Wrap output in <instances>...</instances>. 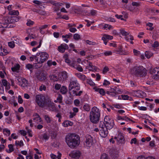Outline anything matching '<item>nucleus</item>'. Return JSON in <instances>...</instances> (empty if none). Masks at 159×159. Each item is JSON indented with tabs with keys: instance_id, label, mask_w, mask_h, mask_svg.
Instances as JSON below:
<instances>
[{
	"instance_id": "nucleus-1",
	"label": "nucleus",
	"mask_w": 159,
	"mask_h": 159,
	"mask_svg": "<svg viewBox=\"0 0 159 159\" xmlns=\"http://www.w3.org/2000/svg\"><path fill=\"white\" fill-rule=\"evenodd\" d=\"M65 140L67 145L71 148H76L80 143V137L75 134H70L66 135Z\"/></svg>"
},
{
	"instance_id": "nucleus-2",
	"label": "nucleus",
	"mask_w": 159,
	"mask_h": 159,
	"mask_svg": "<svg viewBox=\"0 0 159 159\" xmlns=\"http://www.w3.org/2000/svg\"><path fill=\"white\" fill-rule=\"evenodd\" d=\"M131 74L136 76L143 77L147 74V70L142 66H135L130 69Z\"/></svg>"
},
{
	"instance_id": "nucleus-3",
	"label": "nucleus",
	"mask_w": 159,
	"mask_h": 159,
	"mask_svg": "<svg viewBox=\"0 0 159 159\" xmlns=\"http://www.w3.org/2000/svg\"><path fill=\"white\" fill-rule=\"evenodd\" d=\"M99 109L96 107H93L90 113V119L91 121L94 123H97L99 119Z\"/></svg>"
},
{
	"instance_id": "nucleus-4",
	"label": "nucleus",
	"mask_w": 159,
	"mask_h": 159,
	"mask_svg": "<svg viewBox=\"0 0 159 159\" xmlns=\"http://www.w3.org/2000/svg\"><path fill=\"white\" fill-rule=\"evenodd\" d=\"M37 56L39 57L38 63L42 64L46 61L48 59L49 55L46 52H39L37 53Z\"/></svg>"
},
{
	"instance_id": "nucleus-5",
	"label": "nucleus",
	"mask_w": 159,
	"mask_h": 159,
	"mask_svg": "<svg viewBox=\"0 0 159 159\" xmlns=\"http://www.w3.org/2000/svg\"><path fill=\"white\" fill-rule=\"evenodd\" d=\"M36 101L38 105L40 107L44 108V103L47 97L41 95H37L36 96Z\"/></svg>"
},
{
	"instance_id": "nucleus-6",
	"label": "nucleus",
	"mask_w": 159,
	"mask_h": 159,
	"mask_svg": "<svg viewBox=\"0 0 159 159\" xmlns=\"http://www.w3.org/2000/svg\"><path fill=\"white\" fill-rule=\"evenodd\" d=\"M44 107H48L50 111H53L55 108L54 103L52 102L51 99L48 97H47L44 103Z\"/></svg>"
},
{
	"instance_id": "nucleus-7",
	"label": "nucleus",
	"mask_w": 159,
	"mask_h": 159,
	"mask_svg": "<svg viewBox=\"0 0 159 159\" xmlns=\"http://www.w3.org/2000/svg\"><path fill=\"white\" fill-rule=\"evenodd\" d=\"M150 73L152 79L155 80L159 79V67L151 69Z\"/></svg>"
},
{
	"instance_id": "nucleus-8",
	"label": "nucleus",
	"mask_w": 159,
	"mask_h": 159,
	"mask_svg": "<svg viewBox=\"0 0 159 159\" xmlns=\"http://www.w3.org/2000/svg\"><path fill=\"white\" fill-rule=\"evenodd\" d=\"M73 88H76L77 90H79L80 89L79 84L75 81H72L70 83L69 86V91Z\"/></svg>"
},
{
	"instance_id": "nucleus-9",
	"label": "nucleus",
	"mask_w": 159,
	"mask_h": 159,
	"mask_svg": "<svg viewBox=\"0 0 159 159\" xmlns=\"http://www.w3.org/2000/svg\"><path fill=\"white\" fill-rule=\"evenodd\" d=\"M85 144L88 148H90L93 145L92 137L89 134L86 135V136Z\"/></svg>"
},
{
	"instance_id": "nucleus-10",
	"label": "nucleus",
	"mask_w": 159,
	"mask_h": 159,
	"mask_svg": "<svg viewBox=\"0 0 159 159\" xmlns=\"http://www.w3.org/2000/svg\"><path fill=\"white\" fill-rule=\"evenodd\" d=\"M19 18L18 17L14 16H6V20L9 24L14 23L16 22H17L19 21Z\"/></svg>"
},
{
	"instance_id": "nucleus-11",
	"label": "nucleus",
	"mask_w": 159,
	"mask_h": 159,
	"mask_svg": "<svg viewBox=\"0 0 159 159\" xmlns=\"http://www.w3.org/2000/svg\"><path fill=\"white\" fill-rule=\"evenodd\" d=\"M114 139H116L117 143L119 144H124L125 143L124 136L121 133H119L117 136L115 137Z\"/></svg>"
},
{
	"instance_id": "nucleus-12",
	"label": "nucleus",
	"mask_w": 159,
	"mask_h": 159,
	"mask_svg": "<svg viewBox=\"0 0 159 159\" xmlns=\"http://www.w3.org/2000/svg\"><path fill=\"white\" fill-rule=\"evenodd\" d=\"M101 129H100V135L102 137L105 138L108 134L107 129L105 126L102 125L101 127Z\"/></svg>"
},
{
	"instance_id": "nucleus-13",
	"label": "nucleus",
	"mask_w": 159,
	"mask_h": 159,
	"mask_svg": "<svg viewBox=\"0 0 159 159\" xmlns=\"http://www.w3.org/2000/svg\"><path fill=\"white\" fill-rule=\"evenodd\" d=\"M81 155V152L79 151H73L69 154L70 157L75 159L79 158Z\"/></svg>"
},
{
	"instance_id": "nucleus-14",
	"label": "nucleus",
	"mask_w": 159,
	"mask_h": 159,
	"mask_svg": "<svg viewBox=\"0 0 159 159\" xmlns=\"http://www.w3.org/2000/svg\"><path fill=\"white\" fill-rule=\"evenodd\" d=\"M68 48V45L66 44H62L58 47L57 50L60 52L63 53L66 49H67Z\"/></svg>"
},
{
	"instance_id": "nucleus-15",
	"label": "nucleus",
	"mask_w": 159,
	"mask_h": 159,
	"mask_svg": "<svg viewBox=\"0 0 159 159\" xmlns=\"http://www.w3.org/2000/svg\"><path fill=\"white\" fill-rule=\"evenodd\" d=\"M70 66L74 68L78 71L82 72L83 69L82 67L79 65L76 64V62L75 61H73L70 65Z\"/></svg>"
},
{
	"instance_id": "nucleus-16",
	"label": "nucleus",
	"mask_w": 159,
	"mask_h": 159,
	"mask_svg": "<svg viewBox=\"0 0 159 159\" xmlns=\"http://www.w3.org/2000/svg\"><path fill=\"white\" fill-rule=\"evenodd\" d=\"M116 89V87L112 86L110 87L109 91H107L106 93L107 94L111 95L112 96H115V92Z\"/></svg>"
},
{
	"instance_id": "nucleus-17",
	"label": "nucleus",
	"mask_w": 159,
	"mask_h": 159,
	"mask_svg": "<svg viewBox=\"0 0 159 159\" xmlns=\"http://www.w3.org/2000/svg\"><path fill=\"white\" fill-rule=\"evenodd\" d=\"M134 95L137 97L143 98L146 96L145 93L140 90L135 91H134Z\"/></svg>"
},
{
	"instance_id": "nucleus-18",
	"label": "nucleus",
	"mask_w": 159,
	"mask_h": 159,
	"mask_svg": "<svg viewBox=\"0 0 159 159\" xmlns=\"http://www.w3.org/2000/svg\"><path fill=\"white\" fill-rule=\"evenodd\" d=\"M86 69L92 71H97L98 69L96 67L93 66L92 63L89 62V65L86 66Z\"/></svg>"
},
{
	"instance_id": "nucleus-19",
	"label": "nucleus",
	"mask_w": 159,
	"mask_h": 159,
	"mask_svg": "<svg viewBox=\"0 0 159 159\" xmlns=\"http://www.w3.org/2000/svg\"><path fill=\"white\" fill-rule=\"evenodd\" d=\"M115 51L116 52V54L120 55H127L128 54L127 52L122 50L121 46H120V48H118L117 50H115Z\"/></svg>"
},
{
	"instance_id": "nucleus-20",
	"label": "nucleus",
	"mask_w": 159,
	"mask_h": 159,
	"mask_svg": "<svg viewBox=\"0 0 159 159\" xmlns=\"http://www.w3.org/2000/svg\"><path fill=\"white\" fill-rule=\"evenodd\" d=\"M3 19L4 20L3 21V22L2 23V25L3 26V28H12L15 26L10 25L9 27H8L9 23L8 22H7V20H6V17H4Z\"/></svg>"
},
{
	"instance_id": "nucleus-21",
	"label": "nucleus",
	"mask_w": 159,
	"mask_h": 159,
	"mask_svg": "<svg viewBox=\"0 0 159 159\" xmlns=\"http://www.w3.org/2000/svg\"><path fill=\"white\" fill-rule=\"evenodd\" d=\"M114 120H111L109 122H108L107 124H105V125H104L103 126H105L108 129H111L112 128L114 125Z\"/></svg>"
},
{
	"instance_id": "nucleus-22",
	"label": "nucleus",
	"mask_w": 159,
	"mask_h": 159,
	"mask_svg": "<svg viewBox=\"0 0 159 159\" xmlns=\"http://www.w3.org/2000/svg\"><path fill=\"white\" fill-rule=\"evenodd\" d=\"M37 78L40 81L44 80L46 79L45 75L43 73H41L37 75Z\"/></svg>"
},
{
	"instance_id": "nucleus-23",
	"label": "nucleus",
	"mask_w": 159,
	"mask_h": 159,
	"mask_svg": "<svg viewBox=\"0 0 159 159\" xmlns=\"http://www.w3.org/2000/svg\"><path fill=\"white\" fill-rule=\"evenodd\" d=\"M102 29L105 30H110L113 29V27L110 25L105 24L104 25H102Z\"/></svg>"
},
{
	"instance_id": "nucleus-24",
	"label": "nucleus",
	"mask_w": 159,
	"mask_h": 159,
	"mask_svg": "<svg viewBox=\"0 0 159 159\" xmlns=\"http://www.w3.org/2000/svg\"><path fill=\"white\" fill-rule=\"evenodd\" d=\"M34 116L35 117L33 119V120H35V122H37L38 123L42 121L41 118L37 113H35Z\"/></svg>"
},
{
	"instance_id": "nucleus-25",
	"label": "nucleus",
	"mask_w": 159,
	"mask_h": 159,
	"mask_svg": "<svg viewBox=\"0 0 159 159\" xmlns=\"http://www.w3.org/2000/svg\"><path fill=\"white\" fill-rule=\"evenodd\" d=\"M22 84H21V87H25L28 86V81L25 79H23L22 80Z\"/></svg>"
},
{
	"instance_id": "nucleus-26",
	"label": "nucleus",
	"mask_w": 159,
	"mask_h": 159,
	"mask_svg": "<svg viewBox=\"0 0 159 159\" xmlns=\"http://www.w3.org/2000/svg\"><path fill=\"white\" fill-rule=\"evenodd\" d=\"M60 92L62 94H65L67 92V89L66 87L63 86L61 87L60 89Z\"/></svg>"
},
{
	"instance_id": "nucleus-27",
	"label": "nucleus",
	"mask_w": 159,
	"mask_h": 159,
	"mask_svg": "<svg viewBox=\"0 0 159 159\" xmlns=\"http://www.w3.org/2000/svg\"><path fill=\"white\" fill-rule=\"evenodd\" d=\"M73 125V122L69 120H66L63 123V126L64 127H67L69 126H72Z\"/></svg>"
},
{
	"instance_id": "nucleus-28",
	"label": "nucleus",
	"mask_w": 159,
	"mask_h": 159,
	"mask_svg": "<svg viewBox=\"0 0 159 159\" xmlns=\"http://www.w3.org/2000/svg\"><path fill=\"white\" fill-rule=\"evenodd\" d=\"M39 57H37V54L35 55H32V56L30 57V61H34V59H35L36 61L38 63V58Z\"/></svg>"
},
{
	"instance_id": "nucleus-29",
	"label": "nucleus",
	"mask_w": 159,
	"mask_h": 159,
	"mask_svg": "<svg viewBox=\"0 0 159 159\" xmlns=\"http://www.w3.org/2000/svg\"><path fill=\"white\" fill-rule=\"evenodd\" d=\"M20 66L19 64H17L14 67H12L11 69L12 71L13 72L19 70Z\"/></svg>"
},
{
	"instance_id": "nucleus-30",
	"label": "nucleus",
	"mask_w": 159,
	"mask_h": 159,
	"mask_svg": "<svg viewBox=\"0 0 159 159\" xmlns=\"http://www.w3.org/2000/svg\"><path fill=\"white\" fill-rule=\"evenodd\" d=\"M19 14L18 11H9V14L10 15H18Z\"/></svg>"
},
{
	"instance_id": "nucleus-31",
	"label": "nucleus",
	"mask_w": 159,
	"mask_h": 159,
	"mask_svg": "<svg viewBox=\"0 0 159 159\" xmlns=\"http://www.w3.org/2000/svg\"><path fill=\"white\" fill-rule=\"evenodd\" d=\"M44 117L47 123H50L52 121L51 118L48 115H45Z\"/></svg>"
},
{
	"instance_id": "nucleus-32",
	"label": "nucleus",
	"mask_w": 159,
	"mask_h": 159,
	"mask_svg": "<svg viewBox=\"0 0 159 159\" xmlns=\"http://www.w3.org/2000/svg\"><path fill=\"white\" fill-rule=\"evenodd\" d=\"M145 54L146 57L149 59L153 55V54L150 52L146 51L145 52Z\"/></svg>"
},
{
	"instance_id": "nucleus-33",
	"label": "nucleus",
	"mask_w": 159,
	"mask_h": 159,
	"mask_svg": "<svg viewBox=\"0 0 159 159\" xmlns=\"http://www.w3.org/2000/svg\"><path fill=\"white\" fill-rule=\"evenodd\" d=\"M72 91L73 92V94L76 96H80L83 93L82 91H80L78 92H77L75 89H74Z\"/></svg>"
},
{
	"instance_id": "nucleus-34",
	"label": "nucleus",
	"mask_w": 159,
	"mask_h": 159,
	"mask_svg": "<svg viewBox=\"0 0 159 159\" xmlns=\"http://www.w3.org/2000/svg\"><path fill=\"white\" fill-rule=\"evenodd\" d=\"M120 31L121 34L122 35L125 36L128 35L129 33L125 31L123 29H120Z\"/></svg>"
},
{
	"instance_id": "nucleus-35",
	"label": "nucleus",
	"mask_w": 159,
	"mask_h": 159,
	"mask_svg": "<svg viewBox=\"0 0 159 159\" xmlns=\"http://www.w3.org/2000/svg\"><path fill=\"white\" fill-rule=\"evenodd\" d=\"M112 119H110L109 116H106L104 118V121L105 122V125L108 123Z\"/></svg>"
},
{
	"instance_id": "nucleus-36",
	"label": "nucleus",
	"mask_w": 159,
	"mask_h": 159,
	"mask_svg": "<svg viewBox=\"0 0 159 159\" xmlns=\"http://www.w3.org/2000/svg\"><path fill=\"white\" fill-rule=\"evenodd\" d=\"M3 132L4 134L7 135L9 136L10 134V130L7 129H3Z\"/></svg>"
},
{
	"instance_id": "nucleus-37",
	"label": "nucleus",
	"mask_w": 159,
	"mask_h": 159,
	"mask_svg": "<svg viewBox=\"0 0 159 159\" xmlns=\"http://www.w3.org/2000/svg\"><path fill=\"white\" fill-rule=\"evenodd\" d=\"M8 147L9 148V151L7 150V151L8 153H10L14 151V149L13 148V146L12 144H9L8 145Z\"/></svg>"
},
{
	"instance_id": "nucleus-38",
	"label": "nucleus",
	"mask_w": 159,
	"mask_h": 159,
	"mask_svg": "<svg viewBox=\"0 0 159 159\" xmlns=\"http://www.w3.org/2000/svg\"><path fill=\"white\" fill-rule=\"evenodd\" d=\"M76 75L78 77L81 79L83 80H84L85 79V76L84 75H82L80 73H76Z\"/></svg>"
},
{
	"instance_id": "nucleus-39",
	"label": "nucleus",
	"mask_w": 159,
	"mask_h": 159,
	"mask_svg": "<svg viewBox=\"0 0 159 159\" xmlns=\"http://www.w3.org/2000/svg\"><path fill=\"white\" fill-rule=\"evenodd\" d=\"M73 38L76 40H78L80 39V36L78 34H75L74 35Z\"/></svg>"
},
{
	"instance_id": "nucleus-40",
	"label": "nucleus",
	"mask_w": 159,
	"mask_h": 159,
	"mask_svg": "<svg viewBox=\"0 0 159 159\" xmlns=\"http://www.w3.org/2000/svg\"><path fill=\"white\" fill-rule=\"evenodd\" d=\"M2 82L3 85L6 87L7 86V85L8 84L9 85V86L10 85V84H9V83H8L6 80L5 79L2 80Z\"/></svg>"
},
{
	"instance_id": "nucleus-41",
	"label": "nucleus",
	"mask_w": 159,
	"mask_h": 159,
	"mask_svg": "<svg viewBox=\"0 0 159 159\" xmlns=\"http://www.w3.org/2000/svg\"><path fill=\"white\" fill-rule=\"evenodd\" d=\"M37 13L42 15H45L46 14V12L42 10H39L36 11Z\"/></svg>"
},
{
	"instance_id": "nucleus-42",
	"label": "nucleus",
	"mask_w": 159,
	"mask_h": 159,
	"mask_svg": "<svg viewBox=\"0 0 159 159\" xmlns=\"http://www.w3.org/2000/svg\"><path fill=\"white\" fill-rule=\"evenodd\" d=\"M96 13L97 12L96 11L94 10H92L91 11L90 13H88L86 15L89 16H94L96 15Z\"/></svg>"
},
{
	"instance_id": "nucleus-43",
	"label": "nucleus",
	"mask_w": 159,
	"mask_h": 159,
	"mask_svg": "<svg viewBox=\"0 0 159 159\" xmlns=\"http://www.w3.org/2000/svg\"><path fill=\"white\" fill-rule=\"evenodd\" d=\"M152 46L154 48H157L159 46V43L158 41H155Z\"/></svg>"
},
{
	"instance_id": "nucleus-44",
	"label": "nucleus",
	"mask_w": 159,
	"mask_h": 159,
	"mask_svg": "<svg viewBox=\"0 0 159 159\" xmlns=\"http://www.w3.org/2000/svg\"><path fill=\"white\" fill-rule=\"evenodd\" d=\"M153 24L151 23H147L146 25L150 27L149 29H148L149 30H152L154 29V27H152ZM147 30H148L147 29Z\"/></svg>"
},
{
	"instance_id": "nucleus-45",
	"label": "nucleus",
	"mask_w": 159,
	"mask_h": 159,
	"mask_svg": "<svg viewBox=\"0 0 159 159\" xmlns=\"http://www.w3.org/2000/svg\"><path fill=\"white\" fill-rule=\"evenodd\" d=\"M103 54L106 56H111L112 54V52L110 51H106Z\"/></svg>"
},
{
	"instance_id": "nucleus-46",
	"label": "nucleus",
	"mask_w": 159,
	"mask_h": 159,
	"mask_svg": "<svg viewBox=\"0 0 159 159\" xmlns=\"http://www.w3.org/2000/svg\"><path fill=\"white\" fill-rule=\"evenodd\" d=\"M122 91L121 89L119 88H118L117 87H116V90L115 92V95L117 94H121L122 93Z\"/></svg>"
},
{
	"instance_id": "nucleus-47",
	"label": "nucleus",
	"mask_w": 159,
	"mask_h": 159,
	"mask_svg": "<svg viewBox=\"0 0 159 159\" xmlns=\"http://www.w3.org/2000/svg\"><path fill=\"white\" fill-rule=\"evenodd\" d=\"M109 70V69L108 67L107 66H105L103 68L102 70V73L105 74L107 73V71H108Z\"/></svg>"
},
{
	"instance_id": "nucleus-48",
	"label": "nucleus",
	"mask_w": 159,
	"mask_h": 159,
	"mask_svg": "<svg viewBox=\"0 0 159 159\" xmlns=\"http://www.w3.org/2000/svg\"><path fill=\"white\" fill-rule=\"evenodd\" d=\"M115 17H116L117 19H120V20H121L126 21V20L124 19V18L123 17L122 15H118V14H116L115 15Z\"/></svg>"
},
{
	"instance_id": "nucleus-49",
	"label": "nucleus",
	"mask_w": 159,
	"mask_h": 159,
	"mask_svg": "<svg viewBox=\"0 0 159 159\" xmlns=\"http://www.w3.org/2000/svg\"><path fill=\"white\" fill-rule=\"evenodd\" d=\"M109 45L110 47H112L114 48L116 47L117 44L115 42H112L111 43H109Z\"/></svg>"
},
{
	"instance_id": "nucleus-50",
	"label": "nucleus",
	"mask_w": 159,
	"mask_h": 159,
	"mask_svg": "<svg viewBox=\"0 0 159 159\" xmlns=\"http://www.w3.org/2000/svg\"><path fill=\"white\" fill-rule=\"evenodd\" d=\"M110 84V82L106 80H105L103 83V85L104 86H107Z\"/></svg>"
},
{
	"instance_id": "nucleus-51",
	"label": "nucleus",
	"mask_w": 159,
	"mask_h": 159,
	"mask_svg": "<svg viewBox=\"0 0 159 159\" xmlns=\"http://www.w3.org/2000/svg\"><path fill=\"white\" fill-rule=\"evenodd\" d=\"M34 23V22L30 20H29L27 21V22L26 23V25L28 26H31V25H33Z\"/></svg>"
},
{
	"instance_id": "nucleus-52",
	"label": "nucleus",
	"mask_w": 159,
	"mask_h": 159,
	"mask_svg": "<svg viewBox=\"0 0 159 159\" xmlns=\"http://www.w3.org/2000/svg\"><path fill=\"white\" fill-rule=\"evenodd\" d=\"M125 39L127 40H129V39L133 40L134 39L133 37L131 35H127V36H125Z\"/></svg>"
},
{
	"instance_id": "nucleus-53",
	"label": "nucleus",
	"mask_w": 159,
	"mask_h": 159,
	"mask_svg": "<svg viewBox=\"0 0 159 159\" xmlns=\"http://www.w3.org/2000/svg\"><path fill=\"white\" fill-rule=\"evenodd\" d=\"M133 52L134 55L136 56H138L140 54V51L135 49L133 50Z\"/></svg>"
},
{
	"instance_id": "nucleus-54",
	"label": "nucleus",
	"mask_w": 159,
	"mask_h": 159,
	"mask_svg": "<svg viewBox=\"0 0 159 159\" xmlns=\"http://www.w3.org/2000/svg\"><path fill=\"white\" fill-rule=\"evenodd\" d=\"M132 5L133 6L139 7L141 5V3L140 2H132Z\"/></svg>"
},
{
	"instance_id": "nucleus-55",
	"label": "nucleus",
	"mask_w": 159,
	"mask_h": 159,
	"mask_svg": "<svg viewBox=\"0 0 159 159\" xmlns=\"http://www.w3.org/2000/svg\"><path fill=\"white\" fill-rule=\"evenodd\" d=\"M41 45V40H40V42H39V45L36 48H33L32 49V51L33 52L36 51L38 48H39L40 47Z\"/></svg>"
},
{
	"instance_id": "nucleus-56",
	"label": "nucleus",
	"mask_w": 159,
	"mask_h": 159,
	"mask_svg": "<svg viewBox=\"0 0 159 159\" xmlns=\"http://www.w3.org/2000/svg\"><path fill=\"white\" fill-rule=\"evenodd\" d=\"M61 85L60 84H56L54 86V88L57 90L60 89L61 88Z\"/></svg>"
},
{
	"instance_id": "nucleus-57",
	"label": "nucleus",
	"mask_w": 159,
	"mask_h": 159,
	"mask_svg": "<svg viewBox=\"0 0 159 159\" xmlns=\"http://www.w3.org/2000/svg\"><path fill=\"white\" fill-rule=\"evenodd\" d=\"M83 108L84 110L87 111H89L90 109V107L88 105H85Z\"/></svg>"
},
{
	"instance_id": "nucleus-58",
	"label": "nucleus",
	"mask_w": 159,
	"mask_h": 159,
	"mask_svg": "<svg viewBox=\"0 0 159 159\" xmlns=\"http://www.w3.org/2000/svg\"><path fill=\"white\" fill-rule=\"evenodd\" d=\"M105 37L107 39L111 40L113 39V37L108 34H104Z\"/></svg>"
},
{
	"instance_id": "nucleus-59",
	"label": "nucleus",
	"mask_w": 159,
	"mask_h": 159,
	"mask_svg": "<svg viewBox=\"0 0 159 159\" xmlns=\"http://www.w3.org/2000/svg\"><path fill=\"white\" fill-rule=\"evenodd\" d=\"M62 76L63 79H65L67 78V73L66 72H63L62 73Z\"/></svg>"
},
{
	"instance_id": "nucleus-60",
	"label": "nucleus",
	"mask_w": 159,
	"mask_h": 159,
	"mask_svg": "<svg viewBox=\"0 0 159 159\" xmlns=\"http://www.w3.org/2000/svg\"><path fill=\"white\" fill-rule=\"evenodd\" d=\"M8 45L11 48H13L15 47V44L13 42H8Z\"/></svg>"
},
{
	"instance_id": "nucleus-61",
	"label": "nucleus",
	"mask_w": 159,
	"mask_h": 159,
	"mask_svg": "<svg viewBox=\"0 0 159 159\" xmlns=\"http://www.w3.org/2000/svg\"><path fill=\"white\" fill-rule=\"evenodd\" d=\"M102 39L104 41V43L105 45H107V39L105 37L104 34L103 35V36L102 37Z\"/></svg>"
},
{
	"instance_id": "nucleus-62",
	"label": "nucleus",
	"mask_w": 159,
	"mask_h": 159,
	"mask_svg": "<svg viewBox=\"0 0 159 159\" xmlns=\"http://www.w3.org/2000/svg\"><path fill=\"white\" fill-rule=\"evenodd\" d=\"M101 159H108L107 155L106 153H103L101 156Z\"/></svg>"
},
{
	"instance_id": "nucleus-63",
	"label": "nucleus",
	"mask_w": 159,
	"mask_h": 159,
	"mask_svg": "<svg viewBox=\"0 0 159 159\" xmlns=\"http://www.w3.org/2000/svg\"><path fill=\"white\" fill-rule=\"evenodd\" d=\"M105 94L106 93L104 89H100V94L104 96Z\"/></svg>"
},
{
	"instance_id": "nucleus-64",
	"label": "nucleus",
	"mask_w": 159,
	"mask_h": 159,
	"mask_svg": "<svg viewBox=\"0 0 159 159\" xmlns=\"http://www.w3.org/2000/svg\"><path fill=\"white\" fill-rule=\"evenodd\" d=\"M26 68L28 69H30L33 67V65L32 64H27L26 66Z\"/></svg>"
}]
</instances>
